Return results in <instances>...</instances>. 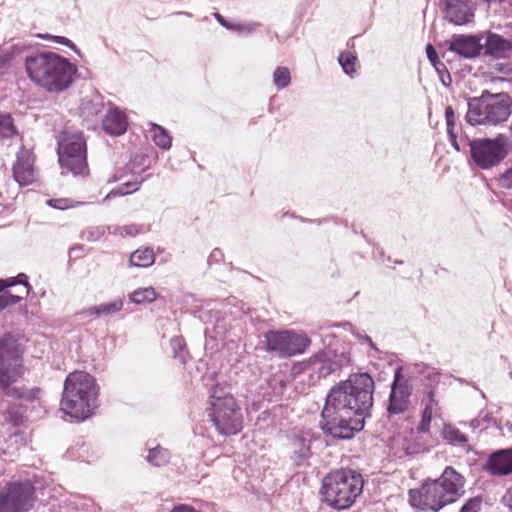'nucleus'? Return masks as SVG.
<instances>
[{
    "label": "nucleus",
    "instance_id": "nucleus-48",
    "mask_svg": "<svg viewBox=\"0 0 512 512\" xmlns=\"http://www.w3.org/2000/svg\"><path fill=\"white\" fill-rule=\"evenodd\" d=\"M438 401L435 399V392L433 389H430L426 392V402L424 409H428V411L434 413L437 409Z\"/></svg>",
    "mask_w": 512,
    "mask_h": 512
},
{
    "label": "nucleus",
    "instance_id": "nucleus-15",
    "mask_svg": "<svg viewBox=\"0 0 512 512\" xmlns=\"http://www.w3.org/2000/svg\"><path fill=\"white\" fill-rule=\"evenodd\" d=\"M444 18L455 25H465L474 17L473 0H444Z\"/></svg>",
    "mask_w": 512,
    "mask_h": 512
},
{
    "label": "nucleus",
    "instance_id": "nucleus-49",
    "mask_svg": "<svg viewBox=\"0 0 512 512\" xmlns=\"http://www.w3.org/2000/svg\"><path fill=\"white\" fill-rule=\"evenodd\" d=\"M216 20L218 21V23L225 27L226 29L228 30H232V31H240L242 29V25L240 24H236V23H232V22H229L227 21L221 14L219 13H215L214 14Z\"/></svg>",
    "mask_w": 512,
    "mask_h": 512
},
{
    "label": "nucleus",
    "instance_id": "nucleus-28",
    "mask_svg": "<svg viewBox=\"0 0 512 512\" xmlns=\"http://www.w3.org/2000/svg\"><path fill=\"white\" fill-rule=\"evenodd\" d=\"M150 125L151 127L149 132L154 143L163 150L170 149L172 144V138L169 135L168 131L158 124L151 123Z\"/></svg>",
    "mask_w": 512,
    "mask_h": 512
},
{
    "label": "nucleus",
    "instance_id": "nucleus-5",
    "mask_svg": "<svg viewBox=\"0 0 512 512\" xmlns=\"http://www.w3.org/2000/svg\"><path fill=\"white\" fill-rule=\"evenodd\" d=\"M362 475L352 469H340L326 475L322 480L323 502L335 510L350 508L362 493Z\"/></svg>",
    "mask_w": 512,
    "mask_h": 512
},
{
    "label": "nucleus",
    "instance_id": "nucleus-39",
    "mask_svg": "<svg viewBox=\"0 0 512 512\" xmlns=\"http://www.w3.org/2000/svg\"><path fill=\"white\" fill-rule=\"evenodd\" d=\"M433 418V413L428 411V409L422 410L421 420L417 426V432L420 434H426L430 430L431 421Z\"/></svg>",
    "mask_w": 512,
    "mask_h": 512
},
{
    "label": "nucleus",
    "instance_id": "nucleus-36",
    "mask_svg": "<svg viewBox=\"0 0 512 512\" xmlns=\"http://www.w3.org/2000/svg\"><path fill=\"white\" fill-rule=\"evenodd\" d=\"M143 182V180L141 181H129V182H125L122 184L121 187L117 188V189H113L112 191H110L106 197L103 199V202H106L108 199L112 198V197H116V196H123V195H126L128 194L130 191L129 189H131L132 192H135L137 190H139L140 188V185L141 183Z\"/></svg>",
    "mask_w": 512,
    "mask_h": 512
},
{
    "label": "nucleus",
    "instance_id": "nucleus-29",
    "mask_svg": "<svg viewBox=\"0 0 512 512\" xmlns=\"http://www.w3.org/2000/svg\"><path fill=\"white\" fill-rule=\"evenodd\" d=\"M131 303L141 305L145 303H152L157 299V293L151 286L141 287L128 294Z\"/></svg>",
    "mask_w": 512,
    "mask_h": 512
},
{
    "label": "nucleus",
    "instance_id": "nucleus-62",
    "mask_svg": "<svg viewBox=\"0 0 512 512\" xmlns=\"http://www.w3.org/2000/svg\"><path fill=\"white\" fill-rule=\"evenodd\" d=\"M510 377L512 378V372L510 373Z\"/></svg>",
    "mask_w": 512,
    "mask_h": 512
},
{
    "label": "nucleus",
    "instance_id": "nucleus-44",
    "mask_svg": "<svg viewBox=\"0 0 512 512\" xmlns=\"http://www.w3.org/2000/svg\"><path fill=\"white\" fill-rule=\"evenodd\" d=\"M17 278H19V280H16V278H11L9 283H7L5 280H0V289L3 290L8 286L23 284L26 287V293H28L29 284L27 281V276L25 274H19Z\"/></svg>",
    "mask_w": 512,
    "mask_h": 512
},
{
    "label": "nucleus",
    "instance_id": "nucleus-53",
    "mask_svg": "<svg viewBox=\"0 0 512 512\" xmlns=\"http://www.w3.org/2000/svg\"><path fill=\"white\" fill-rule=\"evenodd\" d=\"M222 260H223L222 251L218 248H215L209 255L208 263L209 264L218 263V262H221Z\"/></svg>",
    "mask_w": 512,
    "mask_h": 512
},
{
    "label": "nucleus",
    "instance_id": "nucleus-33",
    "mask_svg": "<svg viewBox=\"0 0 512 512\" xmlns=\"http://www.w3.org/2000/svg\"><path fill=\"white\" fill-rule=\"evenodd\" d=\"M104 108L103 102L99 99H83L81 103V113L84 116H96L102 112Z\"/></svg>",
    "mask_w": 512,
    "mask_h": 512
},
{
    "label": "nucleus",
    "instance_id": "nucleus-22",
    "mask_svg": "<svg viewBox=\"0 0 512 512\" xmlns=\"http://www.w3.org/2000/svg\"><path fill=\"white\" fill-rule=\"evenodd\" d=\"M126 115L118 108L111 109L102 120L104 131L112 136H120L127 130Z\"/></svg>",
    "mask_w": 512,
    "mask_h": 512
},
{
    "label": "nucleus",
    "instance_id": "nucleus-59",
    "mask_svg": "<svg viewBox=\"0 0 512 512\" xmlns=\"http://www.w3.org/2000/svg\"><path fill=\"white\" fill-rule=\"evenodd\" d=\"M483 2L487 3V4H501L503 3L505 0H482Z\"/></svg>",
    "mask_w": 512,
    "mask_h": 512
},
{
    "label": "nucleus",
    "instance_id": "nucleus-2",
    "mask_svg": "<svg viewBox=\"0 0 512 512\" xmlns=\"http://www.w3.org/2000/svg\"><path fill=\"white\" fill-rule=\"evenodd\" d=\"M466 478L454 467L446 466L436 479H426L419 489L409 491L412 506L422 511L439 512L465 494Z\"/></svg>",
    "mask_w": 512,
    "mask_h": 512
},
{
    "label": "nucleus",
    "instance_id": "nucleus-40",
    "mask_svg": "<svg viewBox=\"0 0 512 512\" xmlns=\"http://www.w3.org/2000/svg\"><path fill=\"white\" fill-rule=\"evenodd\" d=\"M439 79L443 86L449 87L452 82L451 75L446 67V65L443 62H437V66H434Z\"/></svg>",
    "mask_w": 512,
    "mask_h": 512
},
{
    "label": "nucleus",
    "instance_id": "nucleus-51",
    "mask_svg": "<svg viewBox=\"0 0 512 512\" xmlns=\"http://www.w3.org/2000/svg\"><path fill=\"white\" fill-rule=\"evenodd\" d=\"M426 55L432 66H437V62H441L438 57V53L432 44H427Z\"/></svg>",
    "mask_w": 512,
    "mask_h": 512
},
{
    "label": "nucleus",
    "instance_id": "nucleus-55",
    "mask_svg": "<svg viewBox=\"0 0 512 512\" xmlns=\"http://www.w3.org/2000/svg\"><path fill=\"white\" fill-rule=\"evenodd\" d=\"M170 512H198L192 506L186 504H179L175 506Z\"/></svg>",
    "mask_w": 512,
    "mask_h": 512
},
{
    "label": "nucleus",
    "instance_id": "nucleus-11",
    "mask_svg": "<svg viewBox=\"0 0 512 512\" xmlns=\"http://www.w3.org/2000/svg\"><path fill=\"white\" fill-rule=\"evenodd\" d=\"M35 488L29 481L13 482L0 491V512H27L32 506Z\"/></svg>",
    "mask_w": 512,
    "mask_h": 512
},
{
    "label": "nucleus",
    "instance_id": "nucleus-42",
    "mask_svg": "<svg viewBox=\"0 0 512 512\" xmlns=\"http://www.w3.org/2000/svg\"><path fill=\"white\" fill-rule=\"evenodd\" d=\"M106 232L104 226H93L88 228L85 232V238L87 241L94 242L99 240Z\"/></svg>",
    "mask_w": 512,
    "mask_h": 512
},
{
    "label": "nucleus",
    "instance_id": "nucleus-60",
    "mask_svg": "<svg viewBox=\"0 0 512 512\" xmlns=\"http://www.w3.org/2000/svg\"><path fill=\"white\" fill-rule=\"evenodd\" d=\"M394 263L401 265V264H403V261L402 260H395Z\"/></svg>",
    "mask_w": 512,
    "mask_h": 512
},
{
    "label": "nucleus",
    "instance_id": "nucleus-13",
    "mask_svg": "<svg viewBox=\"0 0 512 512\" xmlns=\"http://www.w3.org/2000/svg\"><path fill=\"white\" fill-rule=\"evenodd\" d=\"M21 364V355L16 341L10 335L0 339V383L12 377V371Z\"/></svg>",
    "mask_w": 512,
    "mask_h": 512
},
{
    "label": "nucleus",
    "instance_id": "nucleus-47",
    "mask_svg": "<svg viewBox=\"0 0 512 512\" xmlns=\"http://www.w3.org/2000/svg\"><path fill=\"white\" fill-rule=\"evenodd\" d=\"M47 203L49 206L59 210H65L73 207L72 200L67 198L50 199Z\"/></svg>",
    "mask_w": 512,
    "mask_h": 512
},
{
    "label": "nucleus",
    "instance_id": "nucleus-34",
    "mask_svg": "<svg viewBox=\"0 0 512 512\" xmlns=\"http://www.w3.org/2000/svg\"><path fill=\"white\" fill-rule=\"evenodd\" d=\"M16 133L17 129L12 116L8 113H0V138H11Z\"/></svg>",
    "mask_w": 512,
    "mask_h": 512
},
{
    "label": "nucleus",
    "instance_id": "nucleus-8",
    "mask_svg": "<svg viewBox=\"0 0 512 512\" xmlns=\"http://www.w3.org/2000/svg\"><path fill=\"white\" fill-rule=\"evenodd\" d=\"M470 156L475 165L488 170L498 166L509 154L512 144L509 137L499 134L495 138L468 140Z\"/></svg>",
    "mask_w": 512,
    "mask_h": 512
},
{
    "label": "nucleus",
    "instance_id": "nucleus-52",
    "mask_svg": "<svg viewBox=\"0 0 512 512\" xmlns=\"http://www.w3.org/2000/svg\"><path fill=\"white\" fill-rule=\"evenodd\" d=\"M140 226L136 224H130L123 226V236H136L140 232Z\"/></svg>",
    "mask_w": 512,
    "mask_h": 512
},
{
    "label": "nucleus",
    "instance_id": "nucleus-6",
    "mask_svg": "<svg viewBox=\"0 0 512 512\" xmlns=\"http://www.w3.org/2000/svg\"><path fill=\"white\" fill-rule=\"evenodd\" d=\"M57 154L62 169L74 176L88 174L87 144L81 131H62L58 139Z\"/></svg>",
    "mask_w": 512,
    "mask_h": 512
},
{
    "label": "nucleus",
    "instance_id": "nucleus-14",
    "mask_svg": "<svg viewBox=\"0 0 512 512\" xmlns=\"http://www.w3.org/2000/svg\"><path fill=\"white\" fill-rule=\"evenodd\" d=\"M488 108L486 112V124H498L506 121L512 111V101L507 93L492 94L489 92Z\"/></svg>",
    "mask_w": 512,
    "mask_h": 512
},
{
    "label": "nucleus",
    "instance_id": "nucleus-9",
    "mask_svg": "<svg viewBox=\"0 0 512 512\" xmlns=\"http://www.w3.org/2000/svg\"><path fill=\"white\" fill-rule=\"evenodd\" d=\"M265 343L268 352L280 358H286L304 353L311 344V340L305 334L291 330H270L265 334Z\"/></svg>",
    "mask_w": 512,
    "mask_h": 512
},
{
    "label": "nucleus",
    "instance_id": "nucleus-31",
    "mask_svg": "<svg viewBox=\"0 0 512 512\" xmlns=\"http://www.w3.org/2000/svg\"><path fill=\"white\" fill-rule=\"evenodd\" d=\"M24 407L15 403L8 402L5 409V421L13 427H19L23 424Z\"/></svg>",
    "mask_w": 512,
    "mask_h": 512
},
{
    "label": "nucleus",
    "instance_id": "nucleus-58",
    "mask_svg": "<svg viewBox=\"0 0 512 512\" xmlns=\"http://www.w3.org/2000/svg\"><path fill=\"white\" fill-rule=\"evenodd\" d=\"M106 229H107V231L110 234L122 235L123 236V227H120V226H108Z\"/></svg>",
    "mask_w": 512,
    "mask_h": 512
},
{
    "label": "nucleus",
    "instance_id": "nucleus-56",
    "mask_svg": "<svg viewBox=\"0 0 512 512\" xmlns=\"http://www.w3.org/2000/svg\"><path fill=\"white\" fill-rule=\"evenodd\" d=\"M447 135H448V138H449V141H450V144L452 145V147H453L456 151H460V146H459V144H458L457 136H456V134L454 133V131H448V132H447Z\"/></svg>",
    "mask_w": 512,
    "mask_h": 512
},
{
    "label": "nucleus",
    "instance_id": "nucleus-18",
    "mask_svg": "<svg viewBox=\"0 0 512 512\" xmlns=\"http://www.w3.org/2000/svg\"><path fill=\"white\" fill-rule=\"evenodd\" d=\"M483 53L497 59H507L512 55V41L503 36L488 32L483 43Z\"/></svg>",
    "mask_w": 512,
    "mask_h": 512
},
{
    "label": "nucleus",
    "instance_id": "nucleus-30",
    "mask_svg": "<svg viewBox=\"0 0 512 512\" xmlns=\"http://www.w3.org/2000/svg\"><path fill=\"white\" fill-rule=\"evenodd\" d=\"M170 452L160 445L149 448L148 455L146 456L147 462L155 467H163L170 461Z\"/></svg>",
    "mask_w": 512,
    "mask_h": 512
},
{
    "label": "nucleus",
    "instance_id": "nucleus-38",
    "mask_svg": "<svg viewBox=\"0 0 512 512\" xmlns=\"http://www.w3.org/2000/svg\"><path fill=\"white\" fill-rule=\"evenodd\" d=\"M483 497L481 495L469 498L461 507L459 512H480Z\"/></svg>",
    "mask_w": 512,
    "mask_h": 512
},
{
    "label": "nucleus",
    "instance_id": "nucleus-21",
    "mask_svg": "<svg viewBox=\"0 0 512 512\" xmlns=\"http://www.w3.org/2000/svg\"><path fill=\"white\" fill-rule=\"evenodd\" d=\"M489 91L484 90L480 97L470 98L468 101V111L466 121L470 125L486 124V112L488 108H484L488 104Z\"/></svg>",
    "mask_w": 512,
    "mask_h": 512
},
{
    "label": "nucleus",
    "instance_id": "nucleus-32",
    "mask_svg": "<svg viewBox=\"0 0 512 512\" xmlns=\"http://www.w3.org/2000/svg\"><path fill=\"white\" fill-rule=\"evenodd\" d=\"M170 347L175 359L185 364L189 359V353L186 349L185 340L181 336H174L170 340Z\"/></svg>",
    "mask_w": 512,
    "mask_h": 512
},
{
    "label": "nucleus",
    "instance_id": "nucleus-41",
    "mask_svg": "<svg viewBox=\"0 0 512 512\" xmlns=\"http://www.w3.org/2000/svg\"><path fill=\"white\" fill-rule=\"evenodd\" d=\"M22 300L21 296L13 295L10 292H2L0 294V311L8 306L15 305Z\"/></svg>",
    "mask_w": 512,
    "mask_h": 512
},
{
    "label": "nucleus",
    "instance_id": "nucleus-12",
    "mask_svg": "<svg viewBox=\"0 0 512 512\" xmlns=\"http://www.w3.org/2000/svg\"><path fill=\"white\" fill-rule=\"evenodd\" d=\"M351 362L350 353L327 350L312 358L313 369L320 378H325L340 371Z\"/></svg>",
    "mask_w": 512,
    "mask_h": 512
},
{
    "label": "nucleus",
    "instance_id": "nucleus-35",
    "mask_svg": "<svg viewBox=\"0 0 512 512\" xmlns=\"http://www.w3.org/2000/svg\"><path fill=\"white\" fill-rule=\"evenodd\" d=\"M291 82V74L287 67L279 66L273 72V83L278 90L285 89Z\"/></svg>",
    "mask_w": 512,
    "mask_h": 512
},
{
    "label": "nucleus",
    "instance_id": "nucleus-24",
    "mask_svg": "<svg viewBox=\"0 0 512 512\" xmlns=\"http://www.w3.org/2000/svg\"><path fill=\"white\" fill-rule=\"evenodd\" d=\"M124 307V299L119 297L112 302L94 305L81 312L88 316L109 315L120 312Z\"/></svg>",
    "mask_w": 512,
    "mask_h": 512
},
{
    "label": "nucleus",
    "instance_id": "nucleus-43",
    "mask_svg": "<svg viewBox=\"0 0 512 512\" xmlns=\"http://www.w3.org/2000/svg\"><path fill=\"white\" fill-rule=\"evenodd\" d=\"M493 419L494 418L490 412L484 413L481 411L477 418H474L469 422V426L472 429L481 428L483 424L491 423Z\"/></svg>",
    "mask_w": 512,
    "mask_h": 512
},
{
    "label": "nucleus",
    "instance_id": "nucleus-25",
    "mask_svg": "<svg viewBox=\"0 0 512 512\" xmlns=\"http://www.w3.org/2000/svg\"><path fill=\"white\" fill-rule=\"evenodd\" d=\"M231 387L226 384L216 383L209 389L210 407L221 405L226 401H236L234 398Z\"/></svg>",
    "mask_w": 512,
    "mask_h": 512
},
{
    "label": "nucleus",
    "instance_id": "nucleus-7",
    "mask_svg": "<svg viewBox=\"0 0 512 512\" xmlns=\"http://www.w3.org/2000/svg\"><path fill=\"white\" fill-rule=\"evenodd\" d=\"M413 380L404 372L402 366L397 367L390 383V392L385 403L386 416L389 420H397L408 415L413 409Z\"/></svg>",
    "mask_w": 512,
    "mask_h": 512
},
{
    "label": "nucleus",
    "instance_id": "nucleus-3",
    "mask_svg": "<svg viewBox=\"0 0 512 512\" xmlns=\"http://www.w3.org/2000/svg\"><path fill=\"white\" fill-rule=\"evenodd\" d=\"M28 77L48 92H62L74 81L77 68L66 58L50 51L35 52L25 58Z\"/></svg>",
    "mask_w": 512,
    "mask_h": 512
},
{
    "label": "nucleus",
    "instance_id": "nucleus-54",
    "mask_svg": "<svg viewBox=\"0 0 512 512\" xmlns=\"http://www.w3.org/2000/svg\"><path fill=\"white\" fill-rule=\"evenodd\" d=\"M53 39L56 43L68 46L69 48L76 50V45L70 39L64 36H53Z\"/></svg>",
    "mask_w": 512,
    "mask_h": 512
},
{
    "label": "nucleus",
    "instance_id": "nucleus-19",
    "mask_svg": "<svg viewBox=\"0 0 512 512\" xmlns=\"http://www.w3.org/2000/svg\"><path fill=\"white\" fill-rule=\"evenodd\" d=\"M13 178L20 186H27L34 180L33 161L28 151L17 154L12 168Z\"/></svg>",
    "mask_w": 512,
    "mask_h": 512
},
{
    "label": "nucleus",
    "instance_id": "nucleus-57",
    "mask_svg": "<svg viewBox=\"0 0 512 512\" xmlns=\"http://www.w3.org/2000/svg\"><path fill=\"white\" fill-rule=\"evenodd\" d=\"M333 327H342L344 330L346 331H350L352 333V331H355V327L353 326L352 323L348 322V321H344V322H340V323H335L332 325Z\"/></svg>",
    "mask_w": 512,
    "mask_h": 512
},
{
    "label": "nucleus",
    "instance_id": "nucleus-23",
    "mask_svg": "<svg viewBox=\"0 0 512 512\" xmlns=\"http://www.w3.org/2000/svg\"><path fill=\"white\" fill-rule=\"evenodd\" d=\"M291 444L293 448L292 459L294 464L300 466L311 455V442L302 436H295Z\"/></svg>",
    "mask_w": 512,
    "mask_h": 512
},
{
    "label": "nucleus",
    "instance_id": "nucleus-17",
    "mask_svg": "<svg viewBox=\"0 0 512 512\" xmlns=\"http://www.w3.org/2000/svg\"><path fill=\"white\" fill-rule=\"evenodd\" d=\"M483 471L497 477L512 474V447L498 449L489 454Z\"/></svg>",
    "mask_w": 512,
    "mask_h": 512
},
{
    "label": "nucleus",
    "instance_id": "nucleus-10",
    "mask_svg": "<svg viewBox=\"0 0 512 512\" xmlns=\"http://www.w3.org/2000/svg\"><path fill=\"white\" fill-rule=\"evenodd\" d=\"M208 416L221 435H236L243 428V413L237 401L228 400L221 405L210 407Z\"/></svg>",
    "mask_w": 512,
    "mask_h": 512
},
{
    "label": "nucleus",
    "instance_id": "nucleus-27",
    "mask_svg": "<svg viewBox=\"0 0 512 512\" xmlns=\"http://www.w3.org/2000/svg\"><path fill=\"white\" fill-rule=\"evenodd\" d=\"M155 261V255L151 248L137 249L129 258V266L147 268Z\"/></svg>",
    "mask_w": 512,
    "mask_h": 512
},
{
    "label": "nucleus",
    "instance_id": "nucleus-20",
    "mask_svg": "<svg viewBox=\"0 0 512 512\" xmlns=\"http://www.w3.org/2000/svg\"><path fill=\"white\" fill-rule=\"evenodd\" d=\"M13 378L9 377L4 380V383H0V397H9L13 399L24 400L26 402H33L39 399L41 390L40 388L33 387H18L12 386Z\"/></svg>",
    "mask_w": 512,
    "mask_h": 512
},
{
    "label": "nucleus",
    "instance_id": "nucleus-61",
    "mask_svg": "<svg viewBox=\"0 0 512 512\" xmlns=\"http://www.w3.org/2000/svg\"><path fill=\"white\" fill-rule=\"evenodd\" d=\"M380 256H381V257H383V256H384V251H383V250H381V251H380Z\"/></svg>",
    "mask_w": 512,
    "mask_h": 512
},
{
    "label": "nucleus",
    "instance_id": "nucleus-46",
    "mask_svg": "<svg viewBox=\"0 0 512 512\" xmlns=\"http://www.w3.org/2000/svg\"><path fill=\"white\" fill-rule=\"evenodd\" d=\"M499 185L504 189H512V163L499 177Z\"/></svg>",
    "mask_w": 512,
    "mask_h": 512
},
{
    "label": "nucleus",
    "instance_id": "nucleus-1",
    "mask_svg": "<svg viewBox=\"0 0 512 512\" xmlns=\"http://www.w3.org/2000/svg\"><path fill=\"white\" fill-rule=\"evenodd\" d=\"M375 382L369 373H353L332 386L321 412L320 428L336 440H349L372 416Z\"/></svg>",
    "mask_w": 512,
    "mask_h": 512
},
{
    "label": "nucleus",
    "instance_id": "nucleus-45",
    "mask_svg": "<svg viewBox=\"0 0 512 512\" xmlns=\"http://www.w3.org/2000/svg\"><path fill=\"white\" fill-rule=\"evenodd\" d=\"M352 335L361 343L368 344L370 349L375 351L376 353H380L381 351L377 348L372 338L366 334H362L358 330L352 331Z\"/></svg>",
    "mask_w": 512,
    "mask_h": 512
},
{
    "label": "nucleus",
    "instance_id": "nucleus-50",
    "mask_svg": "<svg viewBox=\"0 0 512 512\" xmlns=\"http://www.w3.org/2000/svg\"><path fill=\"white\" fill-rule=\"evenodd\" d=\"M445 118H446L447 132L454 131L455 113H454V109L452 106H447L445 108Z\"/></svg>",
    "mask_w": 512,
    "mask_h": 512
},
{
    "label": "nucleus",
    "instance_id": "nucleus-4",
    "mask_svg": "<svg viewBox=\"0 0 512 512\" xmlns=\"http://www.w3.org/2000/svg\"><path fill=\"white\" fill-rule=\"evenodd\" d=\"M99 387L89 373L74 371L66 376L61 398L62 411L72 418L85 420L98 406Z\"/></svg>",
    "mask_w": 512,
    "mask_h": 512
},
{
    "label": "nucleus",
    "instance_id": "nucleus-37",
    "mask_svg": "<svg viewBox=\"0 0 512 512\" xmlns=\"http://www.w3.org/2000/svg\"><path fill=\"white\" fill-rule=\"evenodd\" d=\"M356 61V56L350 52H341L338 57V62L341 65L343 71L350 76L355 73Z\"/></svg>",
    "mask_w": 512,
    "mask_h": 512
},
{
    "label": "nucleus",
    "instance_id": "nucleus-26",
    "mask_svg": "<svg viewBox=\"0 0 512 512\" xmlns=\"http://www.w3.org/2000/svg\"><path fill=\"white\" fill-rule=\"evenodd\" d=\"M441 437L447 444L453 446H464L468 442V436L452 424H444Z\"/></svg>",
    "mask_w": 512,
    "mask_h": 512
},
{
    "label": "nucleus",
    "instance_id": "nucleus-16",
    "mask_svg": "<svg viewBox=\"0 0 512 512\" xmlns=\"http://www.w3.org/2000/svg\"><path fill=\"white\" fill-rule=\"evenodd\" d=\"M449 51L467 59L475 58L483 51L481 38L473 34L454 35L449 42Z\"/></svg>",
    "mask_w": 512,
    "mask_h": 512
}]
</instances>
